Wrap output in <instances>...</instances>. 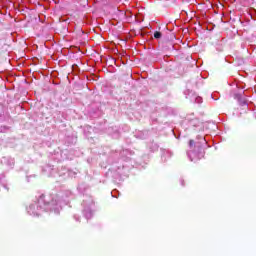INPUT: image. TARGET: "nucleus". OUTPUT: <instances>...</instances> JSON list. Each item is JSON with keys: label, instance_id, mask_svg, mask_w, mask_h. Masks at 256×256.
I'll return each instance as SVG.
<instances>
[{"label": "nucleus", "instance_id": "f03ea898", "mask_svg": "<svg viewBox=\"0 0 256 256\" xmlns=\"http://www.w3.org/2000/svg\"><path fill=\"white\" fill-rule=\"evenodd\" d=\"M189 145H190V147H193L195 145V140H190Z\"/></svg>", "mask_w": 256, "mask_h": 256}, {"label": "nucleus", "instance_id": "f257e3e1", "mask_svg": "<svg viewBox=\"0 0 256 256\" xmlns=\"http://www.w3.org/2000/svg\"><path fill=\"white\" fill-rule=\"evenodd\" d=\"M161 37H162L161 32L156 31V32L154 33V39H161Z\"/></svg>", "mask_w": 256, "mask_h": 256}]
</instances>
